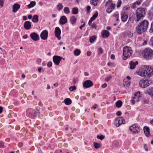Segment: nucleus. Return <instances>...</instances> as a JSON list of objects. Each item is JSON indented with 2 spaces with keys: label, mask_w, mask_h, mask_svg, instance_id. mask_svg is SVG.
Returning a JSON list of instances; mask_svg holds the SVG:
<instances>
[{
  "label": "nucleus",
  "mask_w": 153,
  "mask_h": 153,
  "mask_svg": "<svg viewBox=\"0 0 153 153\" xmlns=\"http://www.w3.org/2000/svg\"><path fill=\"white\" fill-rule=\"evenodd\" d=\"M137 74L142 77L149 78L153 74V68L151 66L145 65L136 71Z\"/></svg>",
  "instance_id": "1"
},
{
  "label": "nucleus",
  "mask_w": 153,
  "mask_h": 153,
  "mask_svg": "<svg viewBox=\"0 0 153 153\" xmlns=\"http://www.w3.org/2000/svg\"><path fill=\"white\" fill-rule=\"evenodd\" d=\"M149 25V22L146 20H143L136 27V31L139 34L146 31Z\"/></svg>",
  "instance_id": "2"
},
{
  "label": "nucleus",
  "mask_w": 153,
  "mask_h": 153,
  "mask_svg": "<svg viewBox=\"0 0 153 153\" xmlns=\"http://www.w3.org/2000/svg\"><path fill=\"white\" fill-rule=\"evenodd\" d=\"M146 10L143 8H138L135 13L136 17L134 18L136 22L139 21L142 19L146 15Z\"/></svg>",
  "instance_id": "3"
},
{
  "label": "nucleus",
  "mask_w": 153,
  "mask_h": 153,
  "mask_svg": "<svg viewBox=\"0 0 153 153\" xmlns=\"http://www.w3.org/2000/svg\"><path fill=\"white\" fill-rule=\"evenodd\" d=\"M133 51L131 48L128 46L124 47L123 49V59L126 60L128 58L131 56L132 54Z\"/></svg>",
  "instance_id": "4"
},
{
  "label": "nucleus",
  "mask_w": 153,
  "mask_h": 153,
  "mask_svg": "<svg viewBox=\"0 0 153 153\" xmlns=\"http://www.w3.org/2000/svg\"><path fill=\"white\" fill-rule=\"evenodd\" d=\"M142 54L147 59H152L153 57V50L149 48H147L143 50Z\"/></svg>",
  "instance_id": "5"
},
{
  "label": "nucleus",
  "mask_w": 153,
  "mask_h": 153,
  "mask_svg": "<svg viewBox=\"0 0 153 153\" xmlns=\"http://www.w3.org/2000/svg\"><path fill=\"white\" fill-rule=\"evenodd\" d=\"M105 6L107 7L106 10L107 12L110 13L114 9L116 5L112 0H109L106 2Z\"/></svg>",
  "instance_id": "6"
},
{
  "label": "nucleus",
  "mask_w": 153,
  "mask_h": 153,
  "mask_svg": "<svg viewBox=\"0 0 153 153\" xmlns=\"http://www.w3.org/2000/svg\"><path fill=\"white\" fill-rule=\"evenodd\" d=\"M152 83L151 80L147 79H142L139 82V85L140 87L143 88H146Z\"/></svg>",
  "instance_id": "7"
},
{
  "label": "nucleus",
  "mask_w": 153,
  "mask_h": 153,
  "mask_svg": "<svg viewBox=\"0 0 153 153\" xmlns=\"http://www.w3.org/2000/svg\"><path fill=\"white\" fill-rule=\"evenodd\" d=\"M140 126L137 123H135L129 127L130 131L133 134H137L140 131Z\"/></svg>",
  "instance_id": "8"
},
{
  "label": "nucleus",
  "mask_w": 153,
  "mask_h": 153,
  "mask_svg": "<svg viewBox=\"0 0 153 153\" xmlns=\"http://www.w3.org/2000/svg\"><path fill=\"white\" fill-rule=\"evenodd\" d=\"M114 123L116 126L118 127L122 124H125V122L123 117H120L119 119H116Z\"/></svg>",
  "instance_id": "9"
},
{
  "label": "nucleus",
  "mask_w": 153,
  "mask_h": 153,
  "mask_svg": "<svg viewBox=\"0 0 153 153\" xmlns=\"http://www.w3.org/2000/svg\"><path fill=\"white\" fill-rule=\"evenodd\" d=\"M62 59V57L58 56H54L53 57V62L56 65H59Z\"/></svg>",
  "instance_id": "10"
},
{
  "label": "nucleus",
  "mask_w": 153,
  "mask_h": 153,
  "mask_svg": "<svg viewBox=\"0 0 153 153\" xmlns=\"http://www.w3.org/2000/svg\"><path fill=\"white\" fill-rule=\"evenodd\" d=\"M48 35V32L46 30H43L40 34L41 38L44 40L47 39Z\"/></svg>",
  "instance_id": "11"
},
{
  "label": "nucleus",
  "mask_w": 153,
  "mask_h": 153,
  "mask_svg": "<svg viewBox=\"0 0 153 153\" xmlns=\"http://www.w3.org/2000/svg\"><path fill=\"white\" fill-rule=\"evenodd\" d=\"M93 85V83L90 80H87L83 83V86L86 88H90Z\"/></svg>",
  "instance_id": "12"
},
{
  "label": "nucleus",
  "mask_w": 153,
  "mask_h": 153,
  "mask_svg": "<svg viewBox=\"0 0 153 153\" xmlns=\"http://www.w3.org/2000/svg\"><path fill=\"white\" fill-rule=\"evenodd\" d=\"M61 31L60 29L58 27H56L55 30V36L58 38V40L61 39L60 34Z\"/></svg>",
  "instance_id": "13"
},
{
  "label": "nucleus",
  "mask_w": 153,
  "mask_h": 153,
  "mask_svg": "<svg viewBox=\"0 0 153 153\" xmlns=\"http://www.w3.org/2000/svg\"><path fill=\"white\" fill-rule=\"evenodd\" d=\"M130 7L129 5H126L123 7L122 10L121 12L127 14L130 11Z\"/></svg>",
  "instance_id": "14"
},
{
  "label": "nucleus",
  "mask_w": 153,
  "mask_h": 153,
  "mask_svg": "<svg viewBox=\"0 0 153 153\" xmlns=\"http://www.w3.org/2000/svg\"><path fill=\"white\" fill-rule=\"evenodd\" d=\"M130 78L129 76H127L126 79H124L123 81V85L125 87H128L130 85Z\"/></svg>",
  "instance_id": "15"
},
{
  "label": "nucleus",
  "mask_w": 153,
  "mask_h": 153,
  "mask_svg": "<svg viewBox=\"0 0 153 153\" xmlns=\"http://www.w3.org/2000/svg\"><path fill=\"white\" fill-rule=\"evenodd\" d=\"M30 36L31 38L35 41H38L39 39V36L34 32L31 33L30 35Z\"/></svg>",
  "instance_id": "16"
},
{
  "label": "nucleus",
  "mask_w": 153,
  "mask_h": 153,
  "mask_svg": "<svg viewBox=\"0 0 153 153\" xmlns=\"http://www.w3.org/2000/svg\"><path fill=\"white\" fill-rule=\"evenodd\" d=\"M67 19L65 16H62L59 20V23L61 25H64L67 22Z\"/></svg>",
  "instance_id": "17"
},
{
  "label": "nucleus",
  "mask_w": 153,
  "mask_h": 153,
  "mask_svg": "<svg viewBox=\"0 0 153 153\" xmlns=\"http://www.w3.org/2000/svg\"><path fill=\"white\" fill-rule=\"evenodd\" d=\"M138 63V62L137 61H136L135 62L133 61H130L129 62L130 68L131 69H134Z\"/></svg>",
  "instance_id": "18"
},
{
  "label": "nucleus",
  "mask_w": 153,
  "mask_h": 153,
  "mask_svg": "<svg viewBox=\"0 0 153 153\" xmlns=\"http://www.w3.org/2000/svg\"><path fill=\"white\" fill-rule=\"evenodd\" d=\"M109 32L106 30H104L101 33L102 36L104 38H108L109 36Z\"/></svg>",
  "instance_id": "19"
},
{
  "label": "nucleus",
  "mask_w": 153,
  "mask_h": 153,
  "mask_svg": "<svg viewBox=\"0 0 153 153\" xmlns=\"http://www.w3.org/2000/svg\"><path fill=\"white\" fill-rule=\"evenodd\" d=\"M121 19L122 22H126L128 18V16L127 14H126L121 12Z\"/></svg>",
  "instance_id": "20"
},
{
  "label": "nucleus",
  "mask_w": 153,
  "mask_h": 153,
  "mask_svg": "<svg viewBox=\"0 0 153 153\" xmlns=\"http://www.w3.org/2000/svg\"><path fill=\"white\" fill-rule=\"evenodd\" d=\"M146 93L153 97V88L150 87L146 91Z\"/></svg>",
  "instance_id": "21"
},
{
  "label": "nucleus",
  "mask_w": 153,
  "mask_h": 153,
  "mask_svg": "<svg viewBox=\"0 0 153 153\" xmlns=\"http://www.w3.org/2000/svg\"><path fill=\"white\" fill-rule=\"evenodd\" d=\"M20 8V5L17 4H15L13 6V12H16Z\"/></svg>",
  "instance_id": "22"
},
{
  "label": "nucleus",
  "mask_w": 153,
  "mask_h": 153,
  "mask_svg": "<svg viewBox=\"0 0 153 153\" xmlns=\"http://www.w3.org/2000/svg\"><path fill=\"white\" fill-rule=\"evenodd\" d=\"M144 132L145 135L147 137H149V129L148 127H144Z\"/></svg>",
  "instance_id": "23"
},
{
  "label": "nucleus",
  "mask_w": 153,
  "mask_h": 153,
  "mask_svg": "<svg viewBox=\"0 0 153 153\" xmlns=\"http://www.w3.org/2000/svg\"><path fill=\"white\" fill-rule=\"evenodd\" d=\"M71 100L69 98L66 99L64 100V102L65 104L66 105H70L71 103Z\"/></svg>",
  "instance_id": "24"
},
{
  "label": "nucleus",
  "mask_w": 153,
  "mask_h": 153,
  "mask_svg": "<svg viewBox=\"0 0 153 153\" xmlns=\"http://www.w3.org/2000/svg\"><path fill=\"white\" fill-rule=\"evenodd\" d=\"M76 19L74 16H72L71 17L70 22L73 25L76 23Z\"/></svg>",
  "instance_id": "25"
},
{
  "label": "nucleus",
  "mask_w": 153,
  "mask_h": 153,
  "mask_svg": "<svg viewBox=\"0 0 153 153\" xmlns=\"http://www.w3.org/2000/svg\"><path fill=\"white\" fill-rule=\"evenodd\" d=\"M32 21L33 22H37L38 21V16L36 15L34 16Z\"/></svg>",
  "instance_id": "26"
},
{
  "label": "nucleus",
  "mask_w": 153,
  "mask_h": 153,
  "mask_svg": "<svg viewBox=\"0 0 153 153\" xmlns=\"http://www.w3.org/2000/svg\"><path fill=\"white\" fill-rule=\"evenodd\" d=\"M72 13L74 14H76L78 13V9L77 7L73 8L71 11Z\"/></svg>",
  "instance_id": "27"
},
{
  "label": "nucleus",
  "mask_w": 153,
  "mask_h": 153,
  "mask_svg": "<svg viewBox=\"0 0 153 153\" xmlns=\"http://www.w3.org/2000/svg\"><path fill=\"white\" fill-rule=\"evenodd\" d=\"M63 11L64 12L67 14H68L70 13L69 8L67 7H65L64 8Z\"/></svg>",
  "instance_id": "28"
},
{
  "label": "nucleus",
  "mask_w": 153,
  "mask_h": 153,
  "mask_svg": "<svg viewBox=\"0 0 153 153\" xmlns=\"http://www.w3.org/2000/svg\"><path fill=\"white\" fill-rule=\"evenodd\" d=\"M122 102L121 101L118 100L116 103V106L118 108H120L122 105Z\"/></svg>",
  "instance_id": "29"
},
{
  "label": "nucleus",
  "mask_w": 153,
  "mask_h": 153,
  "mask_svg": "<svg viewBox=\"0 0 153 153\" xmlns=\"http://www.w3.org/2000/svg\"><path fill=\"white\" fill-rule=\"evenodd\" d=\"M56 7L58 10L60 11L62 9L63 6L62 4L59 3L57 5Z\"/></svg>",
  "instance_id": "30"
},
{
  "label": "nucleus",
  "mask_w": 153,
  "mask_h": 153,
  "mask_svg": "<svg viewBox=\"0 0 153 153\" xmlns=\"http://www.w3.org/2000/svg\"><path fill=\"white\" fill-rule=\"evenodd\" d=\"M94 146L95 148L96 149H98L101 146V144H100L98 143H97L94 142Z\"/></svg>",
  "instance_id": "31"
},
{
  "label": "nucleus",
  "mask_w": 153,
  "mask_h": 153,
  "mask_svg": "<svg viewBox=\"0 0 153 153\" xmlns=\"http://www.w3.org/2000/svg\"><path fill=\"white\" fill-rule=\"evenodd\" d=\"M74 53L75 56H78L80 54L81 51L79 49H76L74 51Z\"/></svg>",
  "instance_id": "32"
},
{
  "label": "nucleus",
  "mask_w": 153,
  "mask_h": 153,
  "mask_svg": "<svg viewBox=\"0 0 153 153\" xmlns=\"http://www.w3.org/2000/svg\"><path fill=\"white\" fill-rule=\"evenodd\" d=\"M96 37L95 36H93L91 37L90 38V42L91 43H92L94 42V40L96 39Z\"/></svg>",
  "instance_id": "33"
},
{
  "label": "nucleus",
  "mask_w": 153,
  "mask_h": 153,
  "mask_svg": "<svg viewBox=\"0 0 153 153\" xmlns=\"http://www.w3.org/2000/svg\"><path fill=\"white\" fill-rule=\"evenodd\" d=\"M36 2L35 1H31L29 4V8L33 7L36 5Z\"/></svg>",
  "instance_id": "34"
},
{
  "label": "nucleus",
  "mask_w": 153,
  "mask_h": 153,
  "mask_svg": "<svg viewBox=\"0 0 153 153\" xmlns=\"http://www.w3.org/2000/svg\"><path fill=\"white\" fill-rule=\"evenodd\" d=\"M24 27L26 29H29V21H26L24 24Z\"/></svg>",
  "instance_id": "35"
},
{
  "label": "nucleus",
  "mask_w": 153,
  "mask_h": 153,
  "mask_svg": "<svg viewBox=\"0 0 153 153\" xmlns=\"http://www.w3.org/2000/svg\"><path fill=\"white\" fill-rule=\"evenodd\" d=\"M98 15V13L97 12H96L92 16L91 18L94 20H95L96 18L97 17Z\"/></svg>",
  "instance_id": "36"
},
{
  "label": "nucleus",
  "mask_w": 153,
  "mask_h": 153,
  "mask_svg": "<svg viewBox=\"0 0 153 153\" xmlns=\"http://www.w3.org/2000/svg\"><path fill=\"white\" fill-rule=\"evenodd\" d=\"M97 139L102 140L104 139L105 137L103 135H97Z\"/></svg>",
  "instance_id": "37"
},
{
  "label": "nucleus",
  "mask_w": 153,
  "mask_h": 153,
  "mask_svg": "<svg viewBox=\"0 0 153 153\" xmlns=\"http://www.w3.org/2000/svg\"><path fill=\"white\" fill-rule=\"evenodd\" d=\"M98 0H93L91 2V3L92 4L95 6H96L97 5V1Z\"/></svg>",
  "instance_id": "38"
},
{
  "label": "nucleus",
  "mask_w": 153,
  "mask_h": 153,
  "mask_svg": "<svg viewBox=\"0 0 153 153\" xmlns=\"http://www.w3.org/2000/svg\"><path fill=\"white\" fill-rule=\"evenodd\" d=\"M122 4V1L121 0H119L118 1L117 4V8H119L120 7Z\"/></svg>",
  "instance_id": "39"
},
{
  "label": "nucleus",
  "mask_w": 153,
  "mask_h": 153,
  "mask_svg": "<svg viewBox=\"0 0 153 153\" xmlns=\"http://www.w3.org/2000/svg\"><path fill=\"white\" fill-rule=\"evenodd\" d=\"M76 89V88L75 86H71L69 88L70 90L72 91L75 90Z\"/></svg>",
  "instance_id": "40"
},
{
  "label": "nucleus",
  "mask_w": 153,
  "mask_h": 153,
  "mask_svg": "<svg viewBox=\"0 0 153 153\" xmlns=\"http://www.w3.org/2000/svg\"><path fill=\"white\" fill-rule=\"evenodd\" d=\"M112 78V76L111 75H109L108 77H107L105 79V81H109Z\"/></svg>",
  "instance_id": "41"
},
{
  "label": "nucleus",
  "mask_w": 153,
  "mask_h": 153,
  "mask_svg": "<svg viewBox=\"0 0 153 153\" xmlns=\"http://www.w3.org/2000/svg\"><path fill=\"white\" fill-rule=\"evenodd\" d=\"M103 53V50L102 48H100L98 49V54H100Z\"/></svg>",
  "instance_id": "42"
},
{
  "label": "nucleus",
  "mask_w": 153,
  "mask_h": 153,
  "mask_svg": "<svg viewBox=\"0 0 153 153\" xmlns=\"http://www.w3.org/2000/svg\"><path fill=\"white\" fill-rule=\"evenodd\" d=\"M140 93L139 91H138L136 93H135L134 94V97H140Z\"/></svg>",
  "instance_id": "43"
},
{
  "label": "nucleus",
  "mask_w": 153,
  "mask_h": 153,
  "mask_svg": "<svg viewBox=\"0 0 153 153\" xmlns=\"http://www.w3.org/2000/svg\"><path fill=\"white\" fill-rule=\"evenodd\" d=\"M142 2V1L140 0L136 1L135 3L137 6L139 5Z\"/></svg>",
  "instance_id": "44"
},
{
  "label": "nucleus",
  "mask_w": 153,
  "mask_h": 153,
  "mask_svg": "<svg viewBox=\"0 0 153 153\" xmlns=\"http://www.w3.org/2000/svg\"><path fill=\"white\" fill-rule=\"evenodd\" d=\"M137 6V5L135 2L133 3L131 5V7L133 8H136Z\"/></svg>",
  "instance_id": "45"
},
{
  "label": "nucleus",
  "mask_w": 153,
  "mask_h": 153,
  "mask_svg": "<svg viewBox=\"0 0 153 153\" xmlns=\"http://www.w3.org/2000/svg\"><path fill=\"white\" fill-rule=\"evenodd\" d=\"M150 33L153 32V22H152L151 24V27L150 30Z\"/></svg>",
  "instance_id": "46"
},
{
  "label": "nucleus",
  "mask_w": 153,
  "mask_h": 153,
  "mask_svg": "<svg viewBox=\"0 0 153 153\" xmlns=\"http://www.w3.org/2000/svg\"><path fill=\"white\" fill-rule=\"evenodd\" d=\"M133 98L134 99V100H135L136 102H138L139 101V97H133Z\"/></svg>",
  "instance_id": "47"
},
{
  "label": "nucleus",
  "mask_w": 153,
  "mask_h": 153,
  "mask_svg": "<svg viewBox=\"0 0 153 153\" xmlns=\"http://www.w3.org/2000/svg\"><path fill=\"white\" fill-rule=\"evenodd\" d=\"M52 62H51L50 61V62H49L47 64V66L49 68H50L52 66Z\"/></svg>",
  "instance_id": "48"
},
{
  "label": "nucleus",
  "mask_w": 153,
  "mask_h": 153,
  "mask_svg": "<svg viewBox=\"0 0 153 153\" xmlns=\"http://www.w3.org/2000/svg\"><path fill=\"white\" fill-rule=\"evenodd\" d=\"M149 43L153 46V36L150 39Z\"/></svg>",
  "instance_id": "49"
},
{
  "label": "nucleus",
  "mask_w": 153,
  "mask_h": 153,
  "mask_svg": "<svg viewBox=\"0 0 153 153\" xmlns=\"http://www.w3.org/2000/svg\"><path fill=\"white\" fill-rule=\"evenodd\" d=\"M121 112L120 111H117L116 113V114L118 116H120L121 115Z\"/></svg>",
  "instance_id": "50"
},
{
  "label": "nucleus",
  "mask_w": 153,
  "mask_h": 153,
  "mask_svg": "<svg viewBox=\"0 0 153 153\" xmlns=\"http://www.w3.org/2000/svg\"><path fill=\"white\" fill-rule=\"evenodd\" d=\"M94 21L93 19H91V18L90 19L88 22V24L89 25H90L92 23V22Z\"/></svg>",
  "instance_id": "51"
},
{
  "label": "nucleus",
  "mask_w": 153,
  "mask_h": 153,
  "mask_svg": "<svg viewBox=\"0 0 153 153\" xmlns=\"http://www.w3.org/2000/svg\"><path fill=\"white\" fill-rule=\"evenodd\" d=\"M91 54V52L90 51H88L87 53V55L88 56H90Z\"/></svg>",
  "instance_id": "52"
},
{
  "label": "nucleus",
  "mask_w": 153,
  "mask_h": 153,
  "mask_svg": "<svg viewBox=\"0 0 153 153\" xmlns=\"http://www.w3.org/2000/svg\"><path fill=\"white\" fill-rule=\"evenodd\" d=\"M144 148L146 151H148V148L146 144H145L144 145Z\"/></svg>",
  "instance_id": "53"
},
{
  "label": "nucleus",
  "mask_w": 153,
  "mask_h": 153,
  "mask_svg": "<svg viewBox=\"0 0 153 153\" xmlns=\"http://www.w3.org/2000/svg\"><path fill=\"white\" fill-rule=\"evenodd\" d=\"M135 102H136V101H135V100H134V99L133 98L132 100H131V102L133 104H134L135 103Z\"/></svg>",
  "instance_id": "54"
},
{
  "label": "nucleus",
  "mask_w": 153,
  "mask_h": 153,
  "mask_svg": "<svg viewBox=\"0 0 153 153\" xmlns=\"http://www.w3.org/2000/svg\"><path fill=\"white\" fill-rule=\"evenodd\" d=\"M0 5L1 7L3 6V1L2 0H0Z\"/></svg>",
  "instance_id": "55"
},
{
  "label": "nucleus",
  "mask_w": 153,
  "mask_h": 153,
  "mask_svg": "<svg viewBox=\"0 0 153 153\" xmlns=\"http://www.w3.org/2000/svg\"><path fill=\"white\" fill-rule=\"evenodd\" d=\"M97 105L96 104H94V105H93V106L92 107V108H93L94 109H95L96 108H97Z\"/></svg>",
  "instance_id": "56"
},
{
  "label": "nucleus",
  "mask_w": 153,
  "mask_h": 153,
  "mask_svg": "<svg viewBox=\"0 0 153 153\" xmlns=\"http://www.w3.org/2000/svg\"><path fill=\"white\" fill-rule=\"evenodd\" d=\"M41 59L38 58L37 59V62L38 64H39L41 62Z\"/></svg>",
  "instance_id": "57"
},
{
  "label": "nucleus",
  "mask_w": 153,
  "mask_h": 153,
  "mask_svg": "<svg viewBox=\"0 0 153 153\" xmlns=\"http://www.w3.org/2000/svg\"><path fill=\"white\" fill-rule=\"evenodd\" d=\"M4 146V144L3 142L0 141V148L3 147Z\"/></svg>",
  "instance_id": "58"
},
{
  "label": "nucleus",
  "mask_w": 153,
  "mask_h": 153,
  "mask_svg": "<svg viewBox=\"0 0 153 153\" xmlns=\"http://www.w3.org/2000/svg\"><path fill=\"white\" fill-rule=\"evenodd\" d=\"M107 86V84L106 83H104L102 85V88H105Z\"/></svg>",
  "instance_id": "59"
},
{
  "label": "nucleus",
  "mask_w": 153,
  "mask_h": 153,
  "mask_svg": "<svg viewBox=\"0 0 153 153\" xmlns=\"http://www.w3.org/2000/svg\"><path fill=\"white\" fill-rule=\"evenodd\" d=\"M87 9L88 11V12L91 9V7L89 6H88L87 7Z\"/></svg>",
  "instance_id": "60"
},
{
  "label": "nucleus",
  "mask_w": 153,
  "mask_h": 153,
  "mask_svg": "<svg viewBox=\"0 0 153 153\" xmlns=\"http://www.w3.org/2000/svg\"><path fill=\"white\" fill-rule=\"evenodd\" d=\"M85 23H84L83 25H82L81 26H80V27H79L80 29H82V28H83V27H84V26H85Z\"/></svg>",
  "instance_id": "61"
},
{
  "label": "nucleus",
  "mask_w": 153,
  "mask_h": 153,
  "mask_svg": "<svg viewBox=\"0 0 153 153\" xmlns=\"http://www.w3.org/2000/svg\"><path fill=\"white\" fill-rule=\"evenodd\" d=\"M111 59H114L115 58V56L113 54H112L111 56Z\"/></svg>",
  "instance_id": "62"
},
{
  "label": "nucleus",
  "mask_w": 153,
  "mask_h": 153,
  "mask_svg": "<svg viewBox=\"0 0 153 153\" xmlns=\"http://www.w3.org/2000/svg\"><path fill=\"white\" fill-rule=\"evenodd\" d=\"M28 36L27 35H25L23 36V38L24 39H26L27 38Z\"/></svg>",
  "instance_id": "63"
},
{
  "label": "nucleus",
  "mask_w": 153,
  "mask_h": 153,
  "mask_svg": "<svg viewBox=\"0 0 153 153\" xmlns=\"http://www.w3.org/2000/svg\"><path fill=\"white\" fill-rule=\"evenodd\" d=\"M23 19L24 20H26L27 19V18L26 16H23Z\"/></svg>",
  "instance_id": "64"
}]
</instances>
